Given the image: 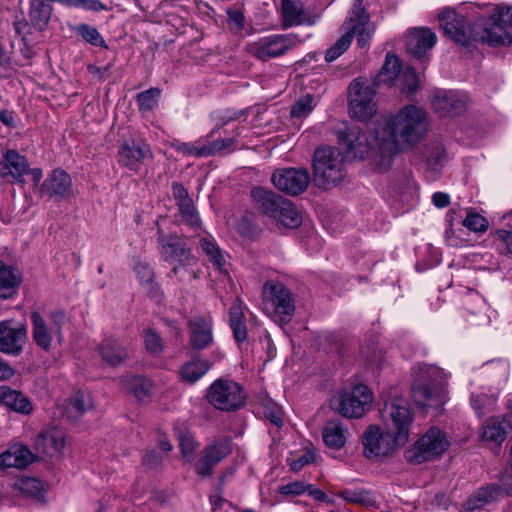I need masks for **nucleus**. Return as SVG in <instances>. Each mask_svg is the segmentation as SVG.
I'll return each instance as SVG.
<instances>
[{
  "label": "nucleus",
  "mask_w": 512,
  "mask_h": 512,
  "mask_svg": "<svg viewBox=\"0 0 512 512\" xmlns=\"http://www.w3.org/2000/svg\"><path fill=\"white\" fill-rule=\"evenodd\" d=\"M428 126L425 111L409 104L395 115L381 117L375 123L369 124V130L374 135L373 142L368 140L358 125L347 126L337 134L339 143L348 154L356 159H364L373 150L375 164L382 171H386L400 151L412 148L424 138Z\"/></svg>",
  "instance_id": "nucleus-1"
},
{
  "label": "nucleus",
  "mask_w": 512,
  "mask_h": 512,
  "mask_svg": "<svg viewBox=\"0 0 512 512\" xmlns=\"http://www.w3.org/2000/svg\"><path fill=\"white\" fill-rule=\"evenodd\" d=\"M466 8L458 10L445 8L439 14V21L444 33L454 42L469 46L473 41H481L490 46H507L512 43V35L503 23L493 22L489 28L483 29L480 35L475 32L472 25L474 17L464 12Z\"/></svg>",
  "instance_id": "nucleus-2"
},
{
  "label": "nucleus",
  "mask_w": 512,
  "mask_h": 512,
  "mask_svg": "<svg viewBox=\"0 0 512 512\" xmlns=\"http://www.w3.org/2000/svg\"><path fill=\"white\" fill-rule=\"evenodd\" d=\"M414 382L411 395L420 407H442L447 401V377L444 371L429 364H417L413 367Z\"/></svg>",
  "instance_id": "nucleus-3"
},
{
  "label": "nucleus",
  "mask_w": 512,
  "mask_h": 512,
  "mask_svg": "<svg viewBox=\"0 0 512 512\" xmlns=\"http://www.w3.org/2000/svg\"><path fill=\"white\" fill-rule=\"evenodd\" d=\"M313 172L319 187L329 189L338 185L346 175L343 155L336 147L324 146L316 149Z\"/></svg>",
  "instance_id": "nucleus-4"
},
{
  "label": "nucleus",
  "mask_w": 512,
  "mask_h": 512,
  "mask_svg": "<svg viewBox=\"0 0 512 512\" xmlns=\"http://www.w3.org/2000/svg\"><path fill=\"white\" fill-rule=\"evenodd\" d=\"M381 419L387 431L405 445L410 436L414 413L408 401L402 396H394L385 401L381 409Z\"/></svg>",
  "instance_id": "nucleus-5"
},
{
  "label": "nucleus",
  "mask_w": 512,
  "mask_h": 512,
  "mask_svg": "<svg viewBox=\"0 0 512 512\" xmlns=\"http://www.w3.org/2000/svg\"><path fill=\"white\" fill-rule=\"evenodd\" d=\"M449 446L446 434L438 427H431L405 451L404 457L410 464H422L437 459Z\"/></svg>",
  "instance_id": "nucleus-6"
},
{
  "label": "nucleus",
  "mask_w": 512,
  "mask_h": 512,
  "mask_svg": "<svg viewBox=\"0 0 512 512\" xmlns=\"http://www.w3.org/2000/svg\"><path fill=\"white\" fill-rule=\"evenodd\" d=\"M159 251L162 259L172 266L171 274L182 279V272L187 267L196 264V258L192 255L186 243L177 235H164L158 233Z\"/></svg>",
  "instance_id": "nucleus-7"
},
{
  "label": "nucleus",
  "mask_w": 512,
  "mask_h": 512,
  "mask_svg": "<svg viewBox=\"0 0 512 512\" xmlns=\"http://www.w3.org/2000/svg\"><path fill=\"white\" fill-rule=\"evenodd\" d=\"M207 399L214 408L233 412L243 407L246 394L239 383L231 379L220 378L208 388Z\"/></svg>",
  "instance_id": "nucleus-8"
},
{
  "label": "nucleus",
  "mask_w": 512,
  "mask_h": 512,
  "mask_svg": "<svg viewBox=\"0 0 512 512\" xmlns=\"http://www.w3.org/2000/svg\"><path fill=\"white\" fill-rule=\"evenodd\" d=\"M373 393L364 384H359L349 390L339 393L333 400L334 409L345 418H360L370 408Z\"/></svg>",
  "instance_id": "nucleus-9"
},
{
  "label": "nucleus",
  "mask_w": 512,
  "mask_h": 512,
  "mask_svg": "<svg viewBox=\"0 0 512 512\" xmlns=\"http://www.w3.org/2000/svg\"><path fill=\"white\" fill-rule=\"evenodd\" d=\"M374 84L362 78L354 79L349 85V113L360 121L369 120L376 112Z\"/></svg>",
  "instance_id": "nucleus-10"
},
{
  "label": "nucleus",
  "mask_w": 512,
  "mask_h": 512,
  "mask_svg": "<svg viewBox=\"0 0 512 512\" xmlns=\"http://www.w3.org/2000/svg\"><path fill=\"white\" fill-rule=\"evenodd\" d=\"M300 43L294 34H273L247 45V51L261 61L286 54Z\"/></svg>",
  "instance_id": "nucleus-11"
},
{
  "label": "nucleus",
  "mask_w": 512,
  "mask_h": 512,
  "mask_svg": "<svg viewBox=\"0 0 512 512\" xmlns=\"http://www.w3.org/2000/svg\"><path fill=\"white\" fill-rule=\"evenodd\" d=\"M363 452L367 458L384 457L401 447L392 433L382 431L378 425H370L362 435Z\"/></svg>",
  "instance_id": "nucleus-12"
},
{
  "label": "nucleus",
  "mask_w": 512,
  "mask_h": 512,
  "mask_svg": "<svg viewBox=\"0 0 512 512\" xmlns=\"http://www.w3.org/2000/svg\"><path fill=\"white\" fill-rule=\"evenodd\" d=\"M262 295L265 308L280 316H290L295 310L292 295L281 282H266Z\"/></svg>",
  "instance_id": "nucleus-13"
},
{
  "label": "nucleus",
  "mask_w": 512,
  "mask_h": 512,
  "mask_svg": "<svg viewBox=\"0 0 512 512\" xmlns=\"http://www.w3.org/2000/svg\"><path fill=\"white\" fill-rule=\"evenodd\" d=\"M271 180L277 189L297 196L307 189L310 183V174L305 168L278 169L273 173Z\"/></svg>",
  "instance_id": "nucleus-14"
},
{
  "label": "nucleus",
  "mask_w": 512,
  "mask_h": 512,
  "mask_svg": "<svg viewBox=\"0 0 512 512\" xmlns=\"http://www.w3.org/2000/svg\"><path fill=\"white\" fill-rule=\"evenodd\" d=\"M27 340V329L13 320L0 322V351L11 356L21 354Z\"/></svg>",
  "instance_id": "nucleus-15"
},
{
  "label": "nucleus",
  "mask_w": 512,
  "mask_h": 512,
  "mask_svg": "<svg viewBox=\"0 0 512 512\" xmlns=\"http://www.w3.org/2000/svg\"><path fill=\"white\" fill-rule=\"evenodd\" d=\"M40 193L55 200L70 198L74 195L71 176L61 168L54 169L41 184Z\"/></svg>",
  "instance_id": "nucleus-16"
},
{
  "label": "nucleus",
  "mask_w": 512,
  "mask_h": 512,
  "mask_svg": "<svg viewBox=\"0 0 512 512\" xmlns=\"http://www.w3.org/2000/svg\"><path fill=\"white\" fill-rule=\"evenodd\" d=\"M151 156L149 146L134 139L126 140L118 149V163L120 166L137 173L145 159Z\"/></svg>",
  "instance_id": "nucleus-17"
},
{
  "label": "nucleus",
  "mask_w": 512,
  "mask_h": 512,
  "mask_svg": "<svg viewBox=\"0 0 512 512\" xmlns=\"http://www.w3.org/2000/svg\"><path fill=\"white\" fill-rule=\"evenodd\" d=\"M436 42L435 32L425 27L409 29L405 36L407 52L418 59L425 57Z\"/></svg>",
  "instance_id": "nucleus-18"
},
{
  "label": "nucleus",
  "mask_w": 512,
  "mask_h": 512,
  "mask_svg": "<svg viewBox=\"0 0 512 512\" xmlns=\"http://www.w3.org/2000/svg\"><path fill=\"white\" fill-rule=\"evenodd\" d=\"M346 31H350L352 37L357 36V46L366 48L374 33V26L369 21V16L364 8H356L350 11L347 21L344 23Z\"/></svg>",
  "instance_id": "nucleus-19"
},
{
  "label": "nucleus",
  "mask_w": 512,
  "mask_h": 512,
  "mask_svg": "<svg viewBox=\"0 0 512 512\" xmlns=\"http://www.w3.org/2000/svg\"><path fill=\"white\" fill-rule=\"evenodd\" d=\"M33 445L38 453L48 457H58L62 455L66 446V436L58 428H47L38 433Z\"/></svg>",
  "instance_id": "nucleus-20"
},
{
  "label": "nucleus",
  "mask_w": 512,
  "mask_h": 512,
  "mask_svg": "<svg viewBox=\"0 0 512 512\" xmlns=\"http://www.w3.org/2000/svg\"><path fill=\"white\" fill-rule=\"evenodd\" d=\"M28 168L29 163L26 157L16 150L9 149L3 153L0 159V178L22 183L24 175L28 173Z\"/></svg>",
  "instance_id": "nucleus-21"
},
{
  "label": "nucleus",
  "mask_w": 512,
  "mask_h": 512,
  "mask_svg": "<svg viewBox=\"0 0 512 512\" xmlns=\"http://www.w3.org/2000/svg\"><path fill=\"white\" fill-rule=\"evenodd\" d=\"M230 452L231 447L227 440L213 442L204 449L203 455L196 466L197 473L203 477L211 475L214 466L229 455Z\"/></svg>",
  "instance_id": "nucleus-22"
},
{
  "label": "nucleus",
  "mask_w": 512,
  "mask_h": 512,
  "mask_svg": "<svg viewBox=\"0 0 512 512\" xmlns=\"http://www.w3.org/2000/svg\"><path fill=\"white\" fill-rule=\"evenodd\" d=\"M463 316L467 317L470 325H480L487 321L486 301L475 290L467 289L462 296Z\"/></svg>",
  "instance_id": "nucleus-23"
},
{
  "label": "nucleus",
  "mask_w": 512,
  "mask_h": 512,
  "mask_svg": "<svg viewBox=\"0 0 512 512\" xmlns=\"http://www.w3.org/2000/svg\"><path fill=\"white\" fill-rule=\"evenodd\" d=\"M190 343L195 349H204L213 340L212 322L210 318L197 316L189 321Z\"/></svg>",
  "instance_id": "nucleus-24"
},
{
  "label": "nucleus",
  "mask_w": 512,
  "mask_h": 512,
  "mask_svg": "<svg viewBox=\"0 0 512 512\" xmlns=\"http://www.w3.org/2000/svg\"><path fill=\"white\" fill-rule=\"evenodd\" d=\"M0 404L23 415H29L33 411L31 401L21 391L7 385L0 386Z\"/></svg>",
  "instance_id": "nucleus-25"
},
{
  "label": "nucleus",
  "mask_w": 512,
  "mask_h": 512,
  "mask_svg": "<svg viewBox=\"0 0 512 512\" xmlns=\"http://www.w3.org/2000/svg\"><path fill=\"white\" fill-rule=\"evenodd\" d=\"M244 308V302L237 297L229 309V326L233 332V337L239 346L245 343L248 338Z\"/></svg>",
  "instance_id": "nucleus-26"
},
{
  "label": "nucleus",
  "mask_w": 512,
  "mask_h": 512,
  "mask_svg": "<svg viewBox=\"0 0 512 512\" xmlns=\"http://www.w3.org/2000/svg\"><path fill=\"white\" fill-rule=\"evenodd\" d=\"M348 428L339 420H329L322 428L324 444L333 450L342 449L348 439Z\"/></svg>",
  "instance_id": "nucleus-27"
},
{
  "label": "nucleus",
  "mask_w": 512,
  "mask_h": 512,
  "mask_svg": "<svg viewBox=\"0 0 512 512\" xmlns=\"http://www.w3.org/2000/svg\"><path fill=\"white\" fill-rule=\"evenodd\" d=\"M281 17L284 28L313 23L310 17L306 15L303 4L297 0L281 1Z\"/></svg>",
  "instance_id": "nucleus-28"
},
{
  "label": "nucleus",
  "mask_w": 512,
  "mask_h": 512,
  "mask_svg": "<svg viewBox=\"0 0 512 512\" xmlns=\"http://www.w3.org/2000/svg\"><path fill=\"white\" fill-rule=\"evenodd\" d=\"M62 1L63 0H29V19L31 25L39 31H44L49 24L53 10L48 2L62 4Z\"/></svg>",
  "instance_id": "nucleus-29"
},
{
  "label": "nucleus",
  "mask_w": 512,
  "mask_h": 512,
  "mask_svg": "<svg viewBox=\"0 0 512 512\" xmlns=\"http://www.w3.org/2000/svg\"><path fill=\"white\" fill-rule=\"evenodd\" d=\"M22 281L20 271L0 261V297L9 299L16 295Z\"/></svg>",
  "instance_id": "nucleus-30"
},
{
  "label": "nucleus",
  "mask_w": 512,
  "mask_h": 512,
  "mask_svg": "<svg viewBox=\"0 0 512 512\" xmlns=\"http://www.w3.org/2000/svg\"><path fill=\"white\" fill-rule=\"evenodd\" d=\"M30 318L32 322L33 340L43 350H50L53 340V331L48 327L46 321L39 312H31Z\"/></svg>",
  "instance_id": "nucleus-31"
},
{
  "label": "nucleus",
  "mask_w": 512,
  "mask_h": 512,
  "mask_svg": "<svg viewBox=\"0 0 512 512\" xmlns=\"http://www.w3.org/2000/svg\"><path fill=\"white\" fill-rule=\"evenodd\" d=\"M511 429V423L505 418H492L483 427L484 441L501 444Z\"/></svg>",
  "instance_id": "nucleus-32"
},
{
  "label": "nucleus",
  "mask_w": 512,
  "mask_h": 512,
  "mask_svg": "<svg viewBox=\"0 0 512 512\" xmlns=\"http://www.w3.org/2000/svg\"><path fill=\"white\" fill-rule=\"evenodd\" d=\"M252 198L256 205L262 209L263 213L272 217L283 197L276 195L261 187H255L251 191Z\"/></svg>",
  "instance_id": "nucleus-33"
},
{
  "label": "nucleus",
  "mask_w": 512,
  "mask_h": 512,
  "mask_svg": "<svg viewBox=\"0 0 512 512\" xmlns=\"http://www.w3.org/2000/svg\"><path fill=\"white\" fill-rule=\"evenodd\" d=\"M434 107L442 116H454L465 110L466 102L450 92L448 94L445 93L443 96H437L434 101Z\"/></svg>",
  "instance_id": "nucleus-34"
},
{
  "label": "nucleus",
  "mask_w": 512,
  "mask_h": 512,
  "mask_svg": "<svg viewBox=\"0 0 512 512\" xmlns=\"http://www.w3.org/2000/svg\"><path fill=\"white\" fill-rule=\"evenodd\" d=\"M99 353L102 359L111 366H116L127 358V351L115 339L104 340L99 346Z\"/></svg>",
  "instance_id": "nucleus-35"
},
{
  "label": "nucleus",
  "mask_w": 512,
  "mask_h": 512,
  "mask_svg": "<svg viewBox=\"0 0 512 512\" xmlns=\"http://www.w3.org/2000/svg\"><path fill=\"white\" fill-rule=\"evenodd\" d=\"M272 218L288 228H295L300 224V215L295 205L287 199L280 202Z\"/></svg>",
  "instance_id": "nucleus-36"
},
{
  "label": "nucleus",
  "mask_w": 512,
  "mask_h": 512,
  "mask_svg": "<svg viewBox=\"0 0 512 512\" xmlns=\"http://www.w3.org/2000/svg\"><path fill=\"white\" fill-rule=\"evenodd\" d=\"M210 369V363L207 360L195 358L186 362L181 367V377L188 383H195L202 378Z\"/></svg>",
  "instance_id": "nucleus-37"
},
{
  "label": "nucleus",
  "mask_w": 512,
  "mask_h": 512,
  "mask_svg": "<svg viewBox=\"0 0 512 512\" xmlns=\"http://www.w3.org/2000/svg\"><path fill=\"white\" fill-rule=\"evenodd\" d=\"M199 245L213 266L221 271L225 266L226 256L215 239L211 236L202 237L199 241Z\"/></svg>",
  "instance_id": "nucleus-38"
},
{
  "label": "nucleus",
  "mask_w": 512,
  "mask_h": 512,
  "mask_svg": "<svg viewBox=\"0 0 512 512\" xmlns=\"http://www.w3.org/2000/svg\"><path fill=\"white\" fill-rule=\"evenodd\" d=\"M401 73L400 59L391 53H387L385 62L375 78L374 84L392 83Z\"/></svg>",
  "instance_id": "nucleus-39"
},
{
  "label": "nucleus",
  "mask_w": 512,
  "mask_h": 512,
  "mask_svg": "<svg viewBox=\"0 0 512 512\" xmlns=\"http://www.w3.org/2000/svg\"><path fill=\"white\" fill-rule=\"evenodd\" d=\"M90 408V396L79 392L68 402L65 414L69 420L76 421Z\"/></svg>",
  "instance_id": "nucleus-40"
},
{
  "label": "nucleus",
  "mask_w": 512,
  "mask_h": 512,
  "mask_svg": "<svg viewBox=\"0 0 512 512\" xmlns=\"http://www.w3.org/2000/svg\"><path fill=\"white\" fill-rule=\"evenodd\" d=\"M17 486L21 492L38 500H43L46 493V485L34 477H24L19 480Z\"/></svg>",
  "instance_id": "nucleus-41"
},
{
  "label": "nucleus",
  "mask_w": 512,
  "mask_h": 512,
  "mask_svg": "<svg viewBox=\"0 0 512 512\" xmlns=\"http://www.w3.org/2000/svg\"><path fill=\"white\" fill-rule=\"evenodd\" d=\"M502 490L497 485H490L484 488L479 489L472 498L468 500V505H473L475 508L479 509L483 505L490 503L495 500L500 494Z\"/></svg>",
  "instance_id": "nucleus-42"
},
{
  "label": "nucleus",
  "mask_w": 512,
  "mask_h": 512,
  "mask_svg": "<svg viewBox=\"0 0 512 512\" xmlns=\"http://www.w3.org/2000/svg\"><path fill=\"white\" fill-rule=\"evenodd\" d=\"M127 388L141 401L145 400L151 393L152 382L142 376H133L128 380Z\"/></svg>",
  "instance_id": "nucleus-43"
},
{
  "label": "nucleus",
  "mask_w": 512,
  "mask_h": 512,
  "mask_svg": "<svg viewBox=\"0 0 512 512\" xmlns=\"http://www.w3.org/2000/svg\"><path fill=\"white\" fill-rule=\"evenodd\" d=\"M75 32L93 46L107 47L104 38L94 26L79 24L75 27Z\"/></svg>",
  "instance_id": "nucleus-44"
},
{
  "label": "nucleus",
  "mask_w": 512,
  "mask_h": 512,
  "mask_svg": "<svg viewBox=\"0 0 512 512\" xmlns=\"http://www.w3.org/2000/svg\"><path fill=\"white\" fill-rule=\"evenodd\" d=\"M352 34L346 31L325 53V61L333 62L340 57L350 46Z\"/></svg>",
  "instance_id": "nucleus-45"
},
{
  "label": "nucleus",
  "mask_w": 512,
  "mask_h": 512,
  "mask_svg": "<svg viewBox=\"0 0 512 512\" xmlns=\"http://www.w3.org/2000/svg\"><path fill=\"white\" fill-rule=\"evenodd\" d=\"M462 224L468 230L475 233H484L489 227L488 220L473 210L467 211L466 217L463 219Z\"/></svg>",
  "instance_id": "nucleus-46"
},
{
  "label": "nucleus",
  "mask_w": 512,
  "mask_h": 512,
  "mask_svg": "<svg viewBox=\"0 0 512 512\" xmlns=\"http://www.w3.org/2000/svg\"><path fill=\"white\" fill-rule=\"evenodd\" d=\"M161 91L158 88H151L143 91L137 96V104L140 111H151L158 103Z\"/></svg>",
  "instance_id": "nucleus-47"
},
{
  "label": "nucleus",
  "mask_w": 512,
  "mask_h": 512,
  "mask_svg": "<svg viewBox=\"0 0 512 512\" xmlns=\"http://www.w3.org/2000/svg\"><path fill=\"white\" fill-rule=\"evenodd\" d=\"M184 222L192 228L200 226V218L192 199L177 205Z\"/></svg>",
  "instance_id": "nucleus-48"
},
{
  "label": "nucleus",
  "mask_w": 512,
  "mask_h": 512,
  "mask_svg": "<svg viewBox=\"0 0 512 512\" xmlns=\"http://www.w3.org/2000/svg\"><path fill=\"white\" fill-rule=\"evenodd\" d=\"M62 5L70 8H82L93 12L110 10V7L103 4L100 0H63Z\"/></svg>",
  "instance_id": "nucleus-49"
},
{
  "label": "nucleus",
  "mask_w": 512,
  "mask_h": 512,
  "mask_svg": "<svg viewBox=\"0 0 512 512\" xmlns=\"http://www.w3.org/2000/svg\"><path fill=\"white\" fill-rule=\"evenodd\" d=\"M313 96L307 94L301 97L296 103L291 107L290 114L293 118H302L306 117L313 110Z\"/></svg>",
  "instance_id": "nucleus-50"
},
{
  "label": "nucleus",
  "mask_w": 512,
  "mask_h": 512,
  "mask_svg": "<svg viewBox=\"0 0 512 512\" xmlns=\"http://www.w3.org/2000/svg\"><path fill=\"white\" fill-rule=\"evenodd\" d=\"M10 449L18 462V468H25L35 459V455L24 445L15 444Z\"/></svg>",
  "instance_id": "nucleus-51"
},
{
  "label": "nucleus",
  "mask_w": 512,
  "mask_h": 512,
  "mask_svg": "<svg viewBox=\"0 0 512 512\" xmlns=\"http://www.w3.org/2000/svg\"><path fill=\"white\" fill-rule=\"evenodd\" d=\"M178 150L185 155L196 156V157H207L209 151L206 148V144L203 143L202 139L195 141L194 143H181L178 146Z\"/></svg>",
  "instance_id": "nucleus-52"
},
{
  "label": "nucleus",
  "mask_w": 512,
  "mask_h": 512,
  "mask_svg": "<svg viewBox=\"0 0 512 512\" xmlns=\"http://www.w3.org/2000/svg\"><path fill=\"white\" fill-rule=\"evenodd\" d=\"M144 344L146 350L155 355L160 354L164 348L161 337L151 329L144 332Z\"/></svg>",
  "instance_id": "nucleus-53"
},
{
  "label": "nucleus",
  "mask_w": 512,
  "mask_h": 512,
  "mask_svg": "<svg viewBox=\"0 0 512 512\" xmlns=\"http://www.w3.org/2000/svg\"><path fill=\"white\" fill-rule=\"evenodd\" d=\"M179 446L182 455L190 461L193 458L198 444L191 433L183 432L179 435Z\"/></svg>",
  "instance_id": "nucleus-54"
},
{
  "label": "nucleus",
  "mask_w": 512,
  "mask_h": 512,
  "mask_svg": "<svg viewBox=\"0 0 512 512\" xmlns=\"http://www.w3.org/2000/svg\"><path fill=\"white\" fill-rule=\"evenodd\" d=\"M339 496L349 503H361L365 505L371 503L370 494L365 490L347 489L341 491Z\"/></svg>",
  "instance_id": "nucleus-55"
},
{
  "label": "nucleus",
  "mask_w": 512,
  "mask_h": 512,
  "mask_svg": "<svg viewBox=\"0 0 512 512\" xmlns=\"http://www.w3.org/2000/svg\"><path fill=\"white\" fill-rule=\"evenodd\" d=\"M492 22L503 23L505 26H512V5H498L490 15Z\"/></svg>",
  "instance_id": "nucleus-56"
},
{
  "label": "nucleus",
  "mask_w": 512,
  "mask_h": 512,
  "mask_svg": "<svg viewBox=\"0 0 512 512\" xmlns=\"http://www.w3.org/2000/svg\"><path fill=\"white\" fill-rule=\"evenodd\" d=\"M307 489V483L297 480L280 486L278 492L284 496H299L306 493Z\"/></svg>",
  "instance_id": "nucleus-57"
},
{
  "label": "nucleus",
  "mask_w": 512,
  "mask_h": 512,
  "mask_svg": "<svg viewBox=\"0 0 512 512\" xmlns=\"http://www.w3.org/2000/svg\"><path fill=\"white\" fill-rule=\"evenodd\" d=\"M316 455L313 451H305L297 458H289V466L293 472H299L303 467L309 465L315 461Z\"/></svg>",
  "instance_id": "nucleus-58"
},
{
  "label": "nucleus",
  "mask_w": 512,
  "mask_h": 512,
  "mask_svg": "<svg viewBox=\"0 0 512 512\" xmlns=\"http://www.w3.org/2000/svg\"><path fill=\"white\" fill-rule=\"evenodd\" d=\"M133 270L142 284H152L154 279V272L147 263L137 261L133 266Z\"/></svg>",
  "instance_id": "nucleus-59"
},
{
  "label": "nucleus",
  "mask_w": 512,
  "mask_h": 512,
  "mask_svg": "<svg viewBox=\"0 0 512 512\" xmlns=\"http://www.w3.org/2000/svg\"><path fill=\"white\" fill-rule=\"evenodd\" d=\"M51 323L54 327V332L59 341L62 339V328L68 324L69 317L61 310L54 311L50 314Z\"/></svg>",
  "instance_id": "nucleus-60"
},
{
  "label": "nucleus",
  "mask_w": 512,
  "mask_h": 512,
  "mask_svg": "<svg viewBox=\"0 0 512 512\" xmlns=\"http://www.w3.org/2000/svg\"><path fill=\"white\" fill-rule=\"evenodd\" d=\"M234 142L233 138H224L214 140L206 144V148L209 151V156L222 152L232 146Z\"/></svg>",
  "instance_id": "nucleus-61"
},
{
  "label": "nucleus",
  "mask_w": 512,
  "mask_h": 512,
  "mask_svg": "<svg viewBox=\"0 0 512 512\" xmlns=\"http://www.w3.org/2000/svg\"><path fill=\"white\" fill-rule=\"evenodd\" d=\"M404 78V89L408 93L414 92L418 87V76L414 68H407L403 74Z\"/></svg>",
  "instance_id": "nucleus-62"
},
{
  "label": "nucleus",
  "mask_w": 512,
  "mask_h": 512,
  "mask_svg": "<svg viewBox=\"0 0 512 512\" xmlns=\"http://www.w3.org/2000/svg\"><path fill=\"white\" fill-rule=\"evenodd\" d=\"M172 194L177 205L191 199L187 189L179 182L172 183Z\"/></svg>",
  "instance_id": "nucleus-63"
},
{
  "label": "nucleus",
  "mask_w": 512,
  "mask_h": 512,
  "mask_svg": "<svg viewBox=\"0 0 512 512\" xmlns=\"http://www.w3.org/2000/svg\"><path fill=\"white\" fill-rule=\"evenodd\" d=\"M496 239L501 242L507 251L512 255V231L499 229L495 233Z\"/></svg>",
  "instance_id": "nucleus-64"
}]
</instances>
